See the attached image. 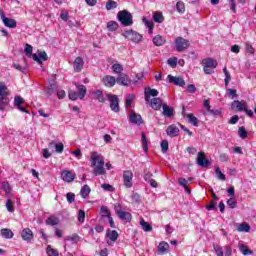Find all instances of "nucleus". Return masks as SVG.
<instances>
[{"label": "nucleus", "mask_w": 256, "mask_h": 256, "mask_svg": "<svg viewBox=\"0 0 256 256\" xmlns=\"http://www.w3.org/2000/svg\"><path fill=\"white\" fill-rule=\"evenodd\" d=\"M91 167L93 168L92 173L95 177L99 175H105V158L98 152H92L90 155Z\"/></svg>", "instance_id": "obj_1"}, {"label": "nucleus", "mask_w": 256, "mask_h": 256, "mask_svg": "<svg viewBox=\"0 0 256 256\" xmlns=\"http://www.w3.org/2000/svg\"><path fill=\"white\" fill-rule=\"evenodd\" d=\"M117 19L123 25V27H131V25H133V14L127 10L119 11L117 14Z\"/></svg>", "instance_id": "obj_2"}, {"label": "nucleus", "mask_w": 256, "mask_h": 256, "mask_svg": "<svg viewBox=\"0 0 256 256\" xmlns=\"http://www.w3.org/2000/svg\"><path fill=\"white\" fill-rule=\"evenodd\" d=\"M203 71L206 75H211L217 69V60L213 58H205L202 60Z\"/></svg>", "instance_id": "obj_3"}, {"label": "nucleus", "mask_w": 256, "mask_h": 256, "mask_svg": "<svg viewBox=\"0 0 256 256\" xmlns=\"http://www.w3.org/2000/svg\"><path fill=\"white\" fill-rule=\"evenodd\" d=\"M123 37L125 39H128V41H132L133 43H141L143 36L133 30H126L122 33Z\"/></svg>", "instance_id": "obj_4"}, {"label": "nucleus", "mask_w": 256, "mask_h": 256, "mask_svg": "<svg viewBox=\"0 0 256 256\" xmlns=\"http://www.w3.org/2000/svg\"><path fill=\"white\" fill-rule=\"evenodd\" d=\"M214 251L217 256H231L233 255V248L231 246H220L218 244H214Z\"/></svg>", "instance_id": "obj_5"}, {"label": "nucleus", "mask_w": 256, "mask_h": 256, "mask_svg": "<svg viewBox=\"0 0 256 256\" xmlns=\"http://www.w3.org/2000/svg\"><path fill=\"white\" fill-rule=\"evenodd\" d=\"M175 45H176V50L179 53H183L185 49H189V40L183 38V37H177L175 39Z\"/></svg>", "instance_id": "obj_6"}, {"label": "nucleus", "mask_w": 256, "mask_h": 256, "mask_svg": "<svg viewBox=\"0 0 256 256\" xmlns=\"http://www.w3.org/2000/svg\"><path fill=\"white\" fill-rule=\"evenodd\" d=\"M107 98L110 101L111 111H113L114 113H119V97H117V95L107 94Z\"/></svg>", "instance_id": "obj_7"}, {"label": "nucleus", "mask_w": 256, "mask_h": 256, "mask_svg": "<svg viewBox=\"0 0 256 256\" xmlns=\"http://www.w3.org/2000/svg\"><path fill=\"white\" fill-rule=\"evenodd\" d=\"M0 17L5 27H8L9 29H15V27H17V21L13 18L6 17L5 12H3V10L0 11Z\"/></svg>", "instance_id": "obj_8"}, {"label": "nucleus", "mask_w": 256, "mask_h": 256, "mask_svg": "<svg viewBox=\"0 0 256 256\" xmlns=\"http://www.w3.org/2000/svg\"><path fill=\"white\" fill-rule=\"evenodd\" d=\"M123 181L124 186L127 187V189H131V187H133V172L129 170L124 171Z\"/></svg>", "instance_id": "obj_9"}, {"label": "nucleus", "mask_w": 256, "mask_h": 256, "mask_svg": "<svg viewBox=\"0 0 256 256\" xmlns=\"http://www.w3.org/2000/svg\"><path fill=\"white\" fill-rule=\"evenodd\" d=\"M116 83L118 85H122L123 87H129V85L131 83V78H129V75H127L125 73H121L117 77Z\"/></svg>", "instance_id": "obj_10"}, {"label": "nucleus", "mask_w": 256, "mask_h": 256, "mask_svg": "<svg viewBox=\"0 0 256 256\" xmlns=\"http://www.w3.org/2000/svg\"><path fill=\"white\" fill-rule=\"evenodd\" d=\"M20 236L23 239V241H27L28 243H31V241H33L34 238L33 231L29 228H24L20 232Z\"/></svg>", "instance_id": "obj_11"}, {"label": "nucleus", "mask_w": 256, "mask_h": 256, "mask_svg": "<svg viewBox=\"0 0 256 256\" xmlns=\"http://www.w3.org/2000/svg\"><path fill=\"white\" fill-rule=\"evenodd\" d=\"M75 173L69 171V170H63L61 173V179L62 181H65L66 183H73L75 181Z\"/></svg>", "instance_id": "obj_12"}, {"label": "nucleus", "mask_w": 256, "mask_h": 256, "mask_svg": "<svg viewBox=\"0 0 256 256\" xmlns=\"http://www.w3.org/2000/svg\"><path fill=\"white\" fill-rule=\"evenodd\" d=\"M32 59L34 61H36V63H38L39 65H41V63H43V61H47L48 56H47V52L45 51H38L37 54H33L32 55Z\"/></svg>", "instance_id": "obj_13"}, {"label": "nucleus", "mask_w": 256, "mask_h": 256, "mask_svg": "<svg viewBox=\"0 0 256 256\" xmlns=\"http://www.w3.org/2000/svg\"><path fill=\"white\" fill-rule=\"evenodd\" d=\"M196 162H197V165H199V167H207L209 165V160L205 156V152L198 153Z\"/></svg>", "instance_id": "obj_14"}, {"label": "nucleus", "mask_w": 256, "mask_h": 256, "mask_svg": "<svg viewBox=\"0 0 256 256\" xmlns=\"http://www.w3.org/2000/svg\"><path fill=\"white\" fill-rule=\"evenodd\" d=\"M168 81H169V83H173L174 85H177L178 87H185V80L182 77H175V76L169 74Z\"/></svg>", "instance_id": "obj_15"}, {"label": "nucleus", "mask_w": 256, "mask_h": 256, "mask_svg": "<svg viewBox=\"0 0 256 256\" xmlns=\"http://www.w3.org/2000/svg\"><path fill=\"white\" fill-rule=\"evenodd\" d=\"M179 128L175 125H169L166 129V135H168V137H179Z\"/></svg>", "instance_id": "obj_16"}, {"label": "nucleus", "mask_w": 256, "mask_h": 256, "mask_svg": "<svg viewBox=\"0 0 256 256\" xmlns=\"http://www.w3.org/2000/svg\"><path fill=\"white\" fill-rule=\"evenodd\" d=\"M83 65H85L83 58L77 57L73 63L74 71L76 73H81V71L83 70Z\"/></svg>", "instance_id": "obj_17"}, {"label": "nucleus", "mask_w": 256, "mask_h": 256, "mask_svg": "<svg viewBox=\"0 0 256 256\" xmlns=\"http://www.w3.org/2000/svg\"><path fill=\"white\" fill-rule=\"evenodd\" d=\"M130 123H133L134 125H141L143 123V118L140 114L132 111V113L130 114Z\"/></svg>", "instance_id": "obj_18"}, {"label": "nucleus", "mask_w": 256, "mask_h": 256, "mask_svg": "<svg viewBox=\"0 0 256 256\" xmlns=\"http://www.w3.org/2000/svg\"><path fill=\"white\" fill-rule=\"evenodd\" d=\"M150 107H152L154 111H159V109L163 107V100H161V98H153L150 101Z\"/></svg>", "instance_id": "obj_19"}, {"label": "nucleus", "mask_w": 256, "mask_h": 256, "mask_svg": "<svg viewBox=\"0 0 256 256\" xmlns=\"http://www.w3.org/2000/svg\"><path fill=\"white\" fill-rule=\"evenodd\" d=\"M231 107L234 111H243L245 110V101L234 100Z\"/></svg>", "instance_id": "obj_20"}, {"label": "nucleus", "mask_w": 256, "mask_h": 256, "mask_svg": "<svg viewBox=\"0 0 256 256\" xmlns=\"http://www.w3.org/2000/svg\"><path fill=\"white\" fill-rule=\"evenodd\" d=\"M106 237H108L109 241H112L113 243H115V241L119 239V233L116 230L108 229L106 231Z\"/></svg>", "instance_id": "obj_21"}, {"label": "nucleus", "mask_w": 256, "mask_h": 256, "mask_svg": "<svg viewBox=\"0 0 256 256\" xmlns=\"http://www.w3.org/2000/svg\"><path fill=\"white\" fill-rule=\"evenodd\" d=\"M169 251V243L162 241L158 245V255H165Z\"/></svg>", "instance_id": "obj_22"}, {"label": "nucleus", "mask_w": 256, "mask_h": 256, "mask_svg": "<svg viewBox=\"0 0 256 256\" xmlns=\"http://www.w3.org/2000/svg\"><path fill=\"white\" fill-rule=\"evenodd\" d=\"M157 95H159L157 89L148 88V90L145 91V101L149 102L151 101V97H157Z\"/></svg>", "instance_id": "obj_23"}, {"label": "nucleus", "mask_w": 256, "mask_h": 256, "mask_svg": "<svg viewBox=\"0 0 256 256\" xmlns=\"http://www.w3.org/2000/svg\"><path fill=\"white\" fill-rule=\"evenodd\" d=\"M103 83L106 87H114L115 83H117V79L114 76H105L103 78Z\"/></svg>", "instance_id": "obj_24"}, {"label": "nucleus", "mask_w": 256, "mask_h": 256, "mask_svg": "<svg viewBox=\"0 0 256 256\" xmlns=\"http://www.w3.org/2000/svg\"><path fill=\"white\" fill-rule=\"evenodd\" d=\"M118 217L121 219V221H126V223H130L131 219H133L131 213L126 211L118 212Z\"/></svg>", "instance_id": "obj_25"}, {"label": "nucleus", "mask_w": 256, "mask_h": 256, "mask_svg": "<svg viewBox=\"0 0 256 256\" xmlns=\"http://www.w3.org/2000/svg\"><path fill=\"white\" fill-rule=\"evenodd\" d=\"M153 43H154V45H156V47H161V46L165 45V43H167V40H165V38H163V36H161V35H156L153 38Z\"/></svg>", "instance_id": "obj_26"}, {"label": "nucleus", "mask_w": 256, "mask_h": 256, "mask_svg": "<svg viewBox=\"0 0 256 256\" xmlns=\"http://www.w3.org/2000/svg\"><path fill=\"white\" fill-rule=\"evenodd\" d=\"M237 231L239 233H249V231H251V226H249V224L245 222L241 224H237Z\"/></svg>", "instance_id": "obj_27"}, {"label": "nucleus", "mask_w": 256, "mask_h": 256, "mask_svg": "<svg viewBox=\"0 0 256 256\" xmlns=\"http://www.w3.org/2000/svg\"><path fill=\"white\" fill-rule=\"evenodd\" d=\"M178 184L180 185V187H183L185 189V191H186V193H188V195H191V190H189V188L187 187V185L189 184V180H187L185 178H179Z\"/></svg>", "instance_id": "obj_28"}, {"label": "nucleus", "mask_w": 256, "mask_h": 256, "mask_svg": "<svg viewBox=\"0 0 256 256\" xmlns=\"http://www.w3.org/2000/svg\"><path fill=\"white\" fill-rule=\"evenodd\" d=\"M1 185V189L5 192L6 197H11V185L9 182H2Z\"/></svg>", "instance_id": "obj_29"}, {"label": "nucleus", "mask_w": 256, "mask_h": 256, "mask_svg": "<svg viewBox=\"0 0 256 256\" xmlns=\"http://www.w3.org/2000/svg\"><path fill=\"white\" fill-rule=\"evenodd\" d=\"M162 108L164 117H173V108L169 107L167 104H163Z\"/></svg>", "instance_id": "obj_30"}, {"label": "nucleus", "mask_w": 256, "mask_h": 256, "mask_svg": "<svg viewBox=\"0 0 256 256\" xmlns=\"http://www.w3.org/2000/svg\"><path fill=\"white\" fill-rule=\"evenodd\" d=\"M89 193H91L89 185H84L80 190V195L83 199H87V197H89Z\"/></svg>", "instance_id": "obj_31"}, {"label": "nucleus", "mask_w": 256, "mask_h": 256, "mask_svg": "<svg viewBox=\"0 0 256 256\" xmlns=\"http://www.w3.org/2000/svg\"><path fill=\"white\" fill-rule=\"evenodd\" d=\"M46 225H51V226L59 225V218H57V216L55 215L49 216L48 219H46Z\"/></svg>", "instance_id": "obj_32"}, {"label": "nucleus", "mask_w": 256, "mask_h": 256, "mask_svg": "<svg viewBox=\"0 0 256 256\" xmlns=\"http://www.w3.org/2000/svg\"><path fill=\"white\" fill-rule=\"evenodd\" d=\"M1 235L2 237H4V239H13V231H11V229L8 228H3L1 229Z\"/></svg>", "instance_id": "obj_33"}, {"label": "nucleus", "mask_w": 256, "mask_h": 256, "mask_svg": "<svg viewBox=\"0 0 256 256\" xmlns=\"http://www.w3.org/2000/svg\"><path fill=\"white\" fill-rule=\"evenodd\" d=\"M140 225L145 232L153 231V226L149 224V222H145V219L141 218L140 219Z\"/></svg>", "instance_id": "obj_34"}, {"label": "nucleus", "mask_w": 256, "mask_h": 256, "mask_svg": "<svg viewBox=\"0 0 256 256\" xmlns=\"http://www.w3.org/2000/svg\"><path fill=\"white\" fill-rule=\"evenodd\" d=\"M142 21H143L144 25H146V27H148V33L151 35V33H153V29L155 27V25L153 24V21H149L145 17L142 18Z\"/></svg>", "instance_id": "obj_35"}, {"label": "nucleus", "mask_w": 256, "mask_h": 256, "mask_svg": "<svg viewBox=\"0 0 256 256\" xmlns=\"http://www.w3.org/2000/svg\"><path fill=\"white\" fill-rule=\"evenodd\" d=\"M64 241H71L72 243H79L81 237L78 234H72L71 236H66Z\"/></svg>", "instance_id": "obj_36"}, {"label": "nucleus", "mask_w": 256, "mask_h": 256, "mask_svg": "<svg viewBox=\"0 0 256 256\" xmlns=\"http://www.w3.org/2000/svg\"><path fill=\"white\" fill-rule=\"evenodd\" d=\"M85 95H87V88L85 85L78 86V97L79 99H85Z\"/></svg>", "instance_id": "obj_37"}, {"label": "nucleus", "mask_w": 256, "mask_h": 256, "mask_svg": "<svg viewBox=\"0 0 256 256\" xmlns=\"http://www.w3.org/2000/svg\"><path fill=\"white\" fill-rule=\"evenodd\" d=\"M187 119H188L189 123L194 125V127H197L199 125V120L197 119V117H195V115H193L191 113L187 114Z\"/></svg>", "instance_id": "obj_38"}, {"label": "nucleus", "mask_w": 256, "mask_h": 256, "mask_svg": "<svg viewBox=\"0 0 256 256\" xmlns=\"http://www.w3.org/2000/svg\"><path fill=\"white\" fill-rule=\"evenodd\" d=\"M100 214L102 218L107 217V219L109 217H111V211H109V209L107 208V206H102L100 209Z\"/></svg>", "instance_id": "obj_39"}, {"label": "nucleus", "mask_w": 256, "mask_h": 256, "mask_svg": "<svg viewBox=\"0 0 256 256\" xmlns=\"http://www.w3.org/2000/svg\"><path fill=\"white\" fill-rule=\"evenodd\" d=\"M135 101V95L130 94L126 96V101H125V108L129 109L131 107V104Z\"/></svg>", "instance_id": "obj_40"}, {"label": "nucleus", "mask_w": 256, "mask_h": 256, "mask_svg": "<svg viewBox=\"0 0 256 256\" xmlns=\"http://www.w3.org/2000/svg\"><path fill=\"white\" fill-rule=\"evenodd\" d=\"M108 31H117L119 29V24L115 21H110L107 23Z\"/></svg>", "instance_id": "obj_41"}, {"label": "nucleus", "mask_w": 256, "mask_h": 256, "mask_svg": "<svg viewBox=\"0 0 256 256\" xmlns=\"http://www.w3.org/2000/svg\"><path fill=\"white\" fill-rule=\"evenodd\" d=\"M223 73L225 75L224 83L227 87L229 85V81H231V73H229V70H227V67L223 68Z\"/></svg>", "instance_id": "obj_42"}, {"label": "nucleus", "mask_w": 256, "mask_h": 256, "mask_svg": "<svg viewBox=\"0 0 256 256\" xmlns=\"http://www.w3.org/2000/svg\"><path fill=\"white\" fill-rule=\"evenodd\" d=\"M7 105H9V98H0V111H5V107H7Z\"/></svg>", "instance_id": "obj_43"}, {"label": "nucleus", "mask_w": 256, "mask_h": 256, "mask_svg": "<svg viewBox=\"0 0 256 256\" xmlns=\"http://www.w3.org/2000/svg\"><path fill=\"white\" fill-rule=\"evenodd\" d=\"M46 253L48 256H59V251L53 249L51 245L47 246Z\"/></svg>", "instance_id": "obj_44"}, {"label": "nucleus", "mask_w": 256, "mask_h": 256, "mask_svg": "<svg viewBox=\"0 0 256 256\" xmlns=\"http://www.w3.org/2000/svg\"><path fill=\"white\" fill-rule=\"evenodd\" d=\"M154 21L155 23H161L162 21H165V17L163 16V13L155 12Z\"/></svg>", "instance_id": "obj_45"}, {"label": "nucleus", "mask_w": 256, "mask_h": 256, "mask_svg": "<svg viewBox=\"0 0 256 256\" xmlns=\"http://www.w3.org/2000/svg\"><path fill=\"white\" fill-rule=\"evenodd\" d=\"M239 251H241L244 255H253V251L249 250V248L243 244L239 246Z\"/></svg>", "instance_id": "obj_46"}, {"label": "nucleus", "mask_w": 256, "mask_h": 256, "mask_svg": "<svg viewBox=\"0 0 256 256\" xmlns=\"http://www.w3.org/2000/svg\"><path fill=\"white\" fill-rule=\"evenodd\" d=\"M112 71H114V73H117L118 75H121L122 71H123V66L121 64H113L112 65Z\"/></svg>", "instance_id": "obj_47"}, {"label": "nucleus", "mask_w": 256, "mask_h": 256, "mask_svg": "<svg viewBox=\"0 0 256 256\" xmlns=\"http://www.w3.org/2000/svg\"><path fill=\"white\" fill-rule=\"evenodd\" d=\"M6 208H7V211H9V213H14L15 204H13V201H11V199H8L6 201Z\"/></svg>", "instance_id": "obj_48"}, {"label": "nucleus", "mask_w": 256, "mask_h": 256, "mask_svg": "<svg viewBox=\"0 0 256 256\" xmlns=\"http://www.w3.org/2000/svg\"><path fill=\"white\" fill-rule=\"evenodd\" d=\"M96 99L99 101V103H105V97L103 96V91L96 90L95 92Z\"/></svg>", "instance_id": "obj_49"}, {"label": "nucleus", "mask_w": 256, "mask_h": 256, "mask_svg": "<svg viewBox=\"0 0 256 256\" xmlns=\"http://www.w3.org/2000/svg\"><path fill=\"white\" fill-rule=\"evenodd\" d=\"M9 93H7V86L5 84L0 83V98L7 97Z\"/></svg>", "instance_id": "obj_50"}, {"label": "nucleus", "mask_w": 256, "mask_h": 256, "mask_svg": "<svg viewBox=\"0 0 256 256\" xmlns=\"http://www.w3.org/2000/svg\"><path fill=\"white\" fill-rule=\"evenodd\" d=\"M106 9L107 11H111V9H117V2L113 0H108L106 3Z\"/></svg>", "instance_id": "obj_51"}, {"label": "nucleus", "mask_w": 256, "mask_h": 256, "mask_svg": "<svg viewBox=\"0 0 256 256\" xmlns=\"http://www.w3.org/2000/svg\"><path fill=\"white\" fill-rule=\"evenodd\" d=\"M142 147H143L145 153H147V151H149V147L147 146V136L145 135V132H142Z\"/></svg>", "instance_id": "obj_52"}, {"label": "nucleus", "mask_w": 256, "mask_h": 256, "mask_svg": "<svg viewBox=\"0 0 256 256\" xmlns=\"http://www.w3.org/2000/svg\"><path fill=\"white\" fill-rule=\"evenodd\" d=\"M238 135L241 139H247V130L245 127L242 126L238 129Z\"/></svg>", "instance_id": "obj_53"}, {"label": "nucleus", "mask_w": 256, "mask_h": 256, "mask_svg": "<svg viewBox=\"0 0 256 256\" xmlns=\"http://www.w3.org/2000/svg\"><path fill=\"white\" fill-rule=\"evenodd\" d=\"M176 11H178V13H185V3L181 1L177 2Z\"/></svg>", "instance_id": "obj_54"}, {"label": "nucleus", "mask_w": 256, "mask_h": 256, "mask_svg": "<svg viewBox=\"0 0 256 256\" xmlns=\"http://www.w3.org/2000/svg\"><path fill=\"white\" fill-rule=\"evenodd\" d=\"M161 149L162 153H167V151H169V142L167 140L161 142Z\"/></svg>", "instance_id": "obj_55"}, {"label": "nucleus", "mask_w": 256, "mask_h": 256, "mask_svg": "<svg viewBox=\"0 0 256 256\" xmlns=\"http://www.w3.org/2000/svg\"><path fill=\"white\" fill-rule=\"evenodd\" d=\"M68 97L71 101H77V99H79V94L75 91H69Z\"/></svg>", "instance_id": "obj_56"}, {"label": "nucleus", "mask_w": 256, "mask_h": 256, "mask_svg": "<svg viewBox=\"0 0 256 256\" xmlns=\"http://www.w3.org/2000/svg\"><path fill=\"white\" fill-rule=\"evenodd\" d=\"M25 53L27 57H33V46L26 44Z\"/></svg>", "instance_id": "obj_57"}, {"label": "nucleus", "mask_w": 256, "mask_h": 256, "mask_svg": "<svg viewBox=\"0 0 256 256\" xmlns=\"http://www.w3.org/2000/svg\"><path fill=\"white\" fill-rule=\"evenodd\" d=\"M23 102H24V100H23V98L21 96H17L14 99L15 107H21V105H23Z\"/></svg>", "instance_id": "obj_58"}, {"label": "nucleus", "mask_w": 256, "mask_h": 256, "mask_svg": "<svg viewBox=\"0 0 256 256\" xmlns=\"http://www.w3.org/2000/svg\"><path fill=\"white\" fill-rule=\"evenodd\" d=\"M227 205H228V207H230V209H235V207H237V201L234 200V198H230L227 201Z\"/></svg>", "instance_id": "obj_59"}, {"label": "nucleus", "mask_w": 256, "mask_h": 256, "mask_svg": "<svg viewBox=\"0 0 256 256\" xmlns=\"http://www.w3.org/2000/svg\"><path fill=\"white\" fill-rule=\"evenodd\" d=\"M78 221L80 223H85V211L79 210V212H78Z\"/></svg>", "instance_id": "obj_60"}, {"label": "nucleus", "mask_w": 256, "mask_h": 256, "mask_svg": "<svg viewBox=\"0 0 256 256\" xmlns=\"http://www.w3.org/2000/svg\"><path fill=\"white\" fill-rule=\"evenodd\" d=\"M216 175H217L218 179H220L221 181H225L227 179L225 177V174H223V172H221L220 168L216 169Z\"/></svg>", "instance_id": "obj_61"}, {"label": "nucleus", "mask_w": 256, "mask_h": 256, "mask_svg": "<svg viewBox=\"0 0 256 256\" xmlns=\"http://www.w3.org/2000/svg\"><path fill=\"white\" fill-rule=\"evenodd\" d=\"M66 199H67L68 203H73L75 201V194L68 192L66 194Z\"/></svg>", "instance_id": "obj_62"}, {"label": "nucleus", "mask_w": 256, "mask_h": 256, "mask_svg": "<svg viewBox=\"0 0 256 256\" xmlns=\"http://www.w3.org/2000/svg\"><path fill=\"white\" fill-rule=\"evenodd\" d=\"M167 63H168V65H170V67L175 68V67H177V58L176 57L170 58V59H168Z\"/></svg>", "instance_id": "obj_63"}, {"label": "nucleus", "mask_w": 256, "mask_h": 256, "mask_svg": "<svg viewBox=\"0 0 256 256\" xmlns=\"http://www.w3.org/2000/svg\"><path fill=\"white\" fill-rule=\"evenodd\" d=\"M101 187L102 189H104V191H110V192L115 191V188H113V186L110 184H102Z\"/></svg>", "instance_id": "obj_64"}]
</instances>
